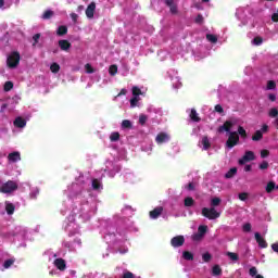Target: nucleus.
Listing matches in <instances>:
<instances>
[{"label":"nucleus","mask_w":278,"mask_h":278,"mask_svg":"<svg viewBox=\"0 0 278 278\" xmlns=\"http://www.w3.org/2000/svg\"><path fill=\"white\" fill-rule=\"evenodd\" d=\"M15 190H18V184L13 180H9L0 187V192L2 194H12V192H15Z\"/></svg>","instance_id":"1"},{"label":"nucleus","mask_w":278,"mask_h":278,"mask_svg":"<svg viewBox=\"0 0 278 278\" xmlns=\"http://www.w3.org/2000/svg\"><path fill=\"white\" fill-rule=\"evenodd\" d=\"M202 216L208 220H216V218H220V213H218L215 207H203Z\"/></svg>","instance_id":"2"},{"label":"nucleus","mask_w":278,"mask_h":278,"mask_svg":"<svg viewBox=\"0 0 278 278\" xmlns=\"http://www.w3.org/2000/svg\"><path fill=\"white\" fill-rule=\"evenodd\" d=\"M21 62V53L13 52L7 59V65L9 68H16Z\"/></svg>","instance_id":"3"},{"label":"nucleus","mask_w":278,"mask_h":278,"mask_svg":"<svg viewBox=\"0 0 278 278\" xmlns=\"http://www.w3.org/2000/svg\"><path fill=\"white\" fill-rule=\"evenodd\" d=\"M240 142V135L237 131L229 132V137L226 141L227 149H233Z\"/></svg>","instance_id":"4"},{"label":"nucleus","mask_w":278,"mask_h":278,"mask_svg":"<svg viewBox=\"0 0 278 278\" xmlns=\"http://www.w3.org/2000/svg\"><path fill=\"white\" fill-rule=\"evenodd\" d=\"M185 242H186V238L181 235L176 236L170 240V244L172 247H174V249H179V247H184Z\"/></svg>","instance_id":"5"},{"label":"nucleus","mask_w":278,"mask_h":278,"mask_svg":"<svg viewBox=\"0 0 278 278\" xmlns=\"http://www.w3.org/2000/svg\"><path fill=\"white\" fill-rule=\"evenodd\" d=\"M255 160V152L245 151L244 155L239 160V164L242 166L245 162H253Z\"/></svg>","instance_id":"6"},{"label":"nucleus","mask_w":278,"mask_h":278,"mask_svg":"<svg viewBox=\"0 0 278 278\" xmlns=\"http://www.w3.org/2000/svg\"><path fill=\"white\" fill-rule=\"evenodd\" d=\"M254 238L261 249H267L268 242L264 239V237L260 232L254 233Z\"/></svg>","instance_id":"7"},{"label":"nucleus","mask_w":278,"mask_h":278,"mask_svg":"<svg viewBox=\"0 0 278 278\" xmlns=\"http://www.w3.org/2000/svg\"><path fill=\"white\" fill-rule=\"evenodd\" d=\"M94 10H97V3L91 2L85 11L87 18H94Z\"/></svg>","instance_id":"8"},{"label":"nucleus","mask_w":278,"mask_h":278,"mask_svg":"<svg viewBox=\"0 0 278 278\" xmlns=\"http://www.w3.org/2000/svg\"><path fill=\"white\" fill-rule=\"evenodd\" d=\"M169 140H170V137L166 132H160L155 138V142L157 144H164V142H168Z\"/></svg>","instance_id":"9"},{"label":"nucleus","mask_w":278,"mask_h":278,"mask_svg":"<svg viewBox=\"0 0 278 278\" xmlns=\"http://www.w3.org/2000/svg\"><path fill=\"white\" fill-rule=\"evenodd\" d=\"M54 266L58 270L64 271L66 270V261L64 258H56L54 260Z\"/></svg>","instance_id":"10"},{"label":"nucleus","mask_w":278,"mask_h":278,"mask_svg":"<svg viewBox=\"0 0 278 278\" xmlns=\"http://www.w3.org/2000/svg\"><path fill=\"white\" fill-rule=\"evenodd\" d=\"M162 212H164V207H155L154 210L150 211V218H153L154 220L160 218V216H162Z\"/></svg>","instance_id":"11"},{"label":"nucleus","mask_w":278,"mask_h":278,"mask_svg":"<svg viewBox=\"0 0 278 278\" xmlns=\"http://www.w3.org/2000/svg\"><path fill=\"white\" fill-rule=\"evenodd\" d=\"M13 125H14V127H17L18 129H23V127L27 126V121H25V118L18 116L13 122Z\"/></svg>","instance_id":"12"},{"label":"nucleus","mask_w":278,"mask_h":278,"mask_svg":"<svg viewBox=\"0 0 278 278\" xmlns=\"http://www.w3.org/2000/svg\"><path fill=\"white\" fill-rule=\"evenodd\" d=\"M231 127H233V123H231L230 121H226L224 125L218 127V131L219 134H223V131L229 132L231 131Z\"/></svg>","instance_id":"13"},{"label":"nucleus","mask_w":278,"mask_h":278,"mask_svg":"<svg viewBox=\"0 0 278 278\" xmlns=\"http://www.w3.org/2000/svg\"><path fill=\"white\" fill-rule=\"evenodd\" d=\"M59 47L61 51H68V49H71V43L66 39H61L59 40Z\"/></svg>","instance_id":"14"},{"label":"nucleus","mask_w":278,"mask_h":278,"mask_svg":"<svg viewBox=\"0 0 278 278\" xmlns=\"http://www.w3.org/2000/svg\"><path fill=\"white\" fill-rule=\"evenodd\" d=\"M166 5L169 8L172 14H177V7L174 0H165Z\"/></svg>","instance_id":"15"},{"label":"nucleus","mask_w":278,"mask_h":278,"mask_svg":"<svg viewBox=\"0 0 278 278\" xmlns=\"http://www.w3.org/2000/svg\"><path fill=\"white\" fill-rule=\"evenodd\" d=\"M14 210H16V206H14V204H12L11 202H5V212L9 216H12V214H14Z\"/></svg>","instance_id":"16"},{"label":"nucleus","mask_w":278,"mask_h":278,"mask_svg":"<svg viewBox=\"0 0 278 278\" xmlns=\"http://www.w3.org/2000/svg\"><path fill=\"white\" fill-rule=\"evenodd\" d=\"M212 275H213V277H220V275H223V268H220V265L213 266Z\"/></svg>","instance_id":"17"},{"label":"nucleus","mask_w":278,"mask_h":278,"mask_svg":"<svg viewBox=\"0 0 278 278\" xmlns=\"http://www.w3.org/2000/svg\"><path fill=\"white\" fill-rule=\"evenodd\" d=\"M237 174H238V168H237V167H232V168H230V169L225 174V178H226V179H232V177H236Z\"/></svg>","instance_id":"18"},{"label":"nucleus","mask_w":278,"mask_h":278,"mask_svg":"<svg viewBox=\"0 0 278 278\" xmlns=\"http://www.w3.org/2000/svg\"><path fill=\"white\" fill-rule=\"evenodd\" d=\"M262 138H264V132H262V130H256L254 132V135L252 136L253 142H260V140H262Z\"/></svg>","instance_id":"19"},{"label":"nucleus","mask_w":278,"mask_h":278,"mask_svg":"<svg viewBox=\"0 0 278 278\" xmlns=\"http://www.w3.org/2000/svg\"><path fill=\"white\" fill-rule=\"evenodd\" d=\"M190 118L193 121V123H200L201 117H199V114L197 113L195 109H191Z\"/></svg>","instance_id":"20"},{"label":"nucleus","mask_w":278,"mask_h":278,"mask_svg":"<svg viewBox=\"0 0 278 278\" xmlns=\"http://www.w3.org/2000/svg\"><path fill=\"white\" fill-rule=\"evenodd\" d=\"M201 142L204 151H207V149L212 147V143L210 142V138H207V136H204Z\"/></svg>","instance_id":"21"},{"label":"nucleus","mask_w":278,"mask_h":278,"mask_svg":"<svg viewBox=\"0 0 278 278\" xmlns=\"http://www.w3.org/2000/svg\"><path fill=\"white\" fill-rule=\"evenodd\" d=\"M8 159L10 162H18V160H21V153L12 152L9 154Z\"/></svg>","instance_id":"22"},{"label":"nucleus","mask_w":278,"mask_h":278,"mask_svg":"<svg viewBox=\"0 0 278 278\" xmlns=\"http://www.w3.org/2000/svg\"><path fill=\"white\" fill-rule=\"evenodd\" d=\"M66 34H68V27L61 25L59 26L58 30H56V35L58 36H66Z\"/></svg>","instance_id":"23"},{"label":"nucleus","mask_w":278,"mask_h":278,"mask_svg":"<svg viewBox=\"0 0 278 278\" xmlns=\"http://www.w3.org/2000/svg\"><path fill=\"white\" fill-rule=\"evenodd\" d=\"M275 188L278 190V187L275 185V181H269L265 188L267 194H270Z\"/></svg>","instance_id":"24"},{"label":"nucleus","mask_w":278,"mask_h":278,"mask_svg":"<svg viewBox=\"0 0 278 278\" xmlns=\"http://www.w3.org/2000/svg\"><path fill=\"white\" fill-rule=\"evenodd\" d=\"M55 13L52 10H47L43 12L41 18L43 21H49Z\"/></svg>","instance_id":"25"},{"label":"nucleus","mask_w":278,"mask_h":278,"mask_svg":"<svg viewBox=\"0 0 278 278\" xmlns=\"http://www.w3.org/2000/svg\"><path fill=\"white\" fill-rule=\"evenodd\" d=\"M226 255L229 257V260H231V262H238V260H240L238 253L235 252H227Z\"/></svg>","instance_id":"26"},{"label":"nucleus","mask_w":278,"mask_h":278,"mask_svg":"<svg viewBox=\"0 0 278 278\" xmlns=\"http://www.w3.org/2000/svg\"><path fill=\"white\" fill-rule=\"evenodd\" d=\"M182 257H184V260H187V262H192V260H194V254H192L189 251H185L182 253Z\"/></svg>","instance_id":"27"},{"label":"nucleus","mask_w":278,"mask_h":278,"mask_svg":"<svg viewBox=\"0 0 278 278\" xmlns=\"http://www.w3.org/2000/svg\"><path fill=\"white\" fill-rule=\"evenodd\" d=\"M13 88H14V83L10 80L4 83V86H3L4 92H10V90H12Z\"/></svg>","instance_id":"28"},{"label":"nucleus","mask_w":278,"mask_h":278,"mask_svg":"<svg viewBox=\"0 0 278 278\" xmlns=\"http://www.w3.org/2000/svg\"><path fill=\"white\" fill-rule=\"evenodd\" d=\"M111 142H118L121 140V134L119 132H112L110 136Z\"/></svg>","instance_id":"29"},{"label":"nucleus","mask_w":278,"mask_h":278,"mask_svg":"<svg viewBox=\"0 0 278 278\" xmlns=\"http://www.w3.org/2000/svg\"><path fill=\"white\" fill-rule=\"evenodd\" d=\"M194 205V199L192 197H187L185 199V207H192Z\"/></svg>","instance_id":"30"},{"label":"nucleus","mask_w":278,"mask_h":278,"mask_svg":"<svg viewBox=\"0 0 278 278\" xmlns=\"http://www.w3.org/2000/svg\"><path fill=\"white\" fill-rule=\"evenodd\" d=\"M238 136H241V138H243V140H245V138H247V130L244 129V127H242V126H239L238 127Z\"/></svg>","instance_id":"31"},{"label":"nucleus","mask_w":278,"mask_h":278,"mask_svg":"<svg viewBox=\"0 0 278 278\" xmlns=\"http://www.w3.org/2000/svg\"><path fill=\"white\" fill-rule=\"evenodd\" d=\"M131 127H132L131 121H129V119H124V121L122 122V128H123V129H131Z\"/></svg>","instance_id":"32"},{"label":"nucleus","mask_w":278,"mask_h":278,"mask_svg":"<svg viewBox=\"0 0 278 278\" xmlns=\"http://www.w3.org/2000/svg\"><path fill=\"white\" fill-rule=\"evenodd\" d=\"M109 73L112 77H114V75H116V73H118V66L117 65H111L109 67Z\"/></svg>","instance_id":"33"},{"label":"nucleus","mask_w":278,"mask_h":278,"mask_svg":"<svg viewBox=\"0 0 278 278\" xmlns=\"http://www.w3.org/2000/svg\"><path fill=\"white\" fill-rule=\"evenodd\" d=\"M220 202H222L220 198H213L211 200V206L212 207H218V205H220Z\"/></svg>","instance_id":"34"},{"label":"nucleus","mask_w":278,"mask_h":278,"mask_svg":"<svg viewBox=\"0 0 278 278\" xmlns=\"http://www.w3.org/2000/svg\"><path fill=\"white\" fill-rule=\"evenodd\" d=\"M206 39L208 40V42H213V43L218 42V37H216V35L207 34Z\"/></svg>","instance_id":"35"},{"label":"nucleus","mask_w":278,"mask_h":278,"mask_svg":"<svg viewBox=\"0 0 278 278\" xmlns=\"http://www.w3.org/2000/svg\"><path fill=\"white\" fill-rule=\"evenodd\" d=\"M50 71H51V73H60V64H58V63H52V64L50 65Z\"/></svg>","instance_id":"36"},{"label":"nucleus","mask_w":278,"mask_h":278,"mask_svg":"<svg viewBox=\"0 0 278 278\" xmlns=\"http://www.w3.org/2000/svg\"><path fill=\"white\" fill-rule=\"evenodd\" d=\"M198 233L202 237L205 236V233H207V226H199L198 228Z\"/></svg>","instance_id":"37"},{"label":"nucleus","mask_w":278,"mask_h":278,"mask_svg":"<svg viewBox=\"0 0 278 278\" xmlns=\"http://www.w3.org/2000/svg\"><path fill=\"white\" fill-rule=\"evenodd\" d=\"M275 88H277V83H275V80H268L267 90H275Z\"/></svg>","instance_id":"38"},{"label":"nucleus","mask_w":278,"mask_h":278,"mask_svg":"<svg viewBox=\"0 0 278 278\" xmlns=\"http://www.w3.org/2000/svg\"><path fill=\"white\" fill-rule=\"evenodd\" d=\"M149 119V117L144 114L139 115V124L140 125H146L147 121Z\"/></svg>","instance_id":"39"},{"label":"nucleus","mask_w":278,"mask_h":278,"mask_svg":"<svg viewBox=\"0 0 278 278\" xmlns=\"http://www.w3.org/2000/svg\"><path fill=\"white\" fill-rule=\"evenodd\" d=\"M191 238H192L193 242H199V241L203 240V237H202V235H200V232L192 235Z\"/></svg>","instance_id":"40"},{"label":"nucleus","mask_w":278,"mask_h":278,"mask_svg":"<svg viewBox=\"0 0 278 278\" xmlns=\"http://www.w3.org/2000/svg\"><path fill=\"white\" fill-rule=\"evenodd\" d=\"M85 71L86 73H88L89 75H91L92 73H94V68L92 67V65H90V63H87L85 65Z\"/></svg>","instance_id":"41"},{"label":"nucleus","mask_w":278,"mask_h":278,"mask_svg":"<svg viewBox=\"0 0 278 278\" xmlns=\"http://www.w3.org/2000/svg\"><path fill=\"white\" fill-rule=\"evenodd\" d=\"M269 116H270V118H277V116H278V110H277L276 108L270 109V111H269Z\"/></svg>","instance_id":"42"},{"label":"nucleus","mask_w":278,"mask_h":278,"mask_svg":"<svg viewBox=\"0 0 278 278\" xmlns=\"http://www.w3.org/2000/svg\"><path fill=\"white\" fill-rule=\"evenodd\" d=\"M203 262H211L212 261V254L210 252H206L202 255Z\"/></svg>","instance_id":"43"},{"label":"nucleus","mask_w":278,"mask_h":278,"mask_svg":"<svg viewBox=\"0 0 278 278\" xmlns=\"http://www.w3.org/2000/svg\"><path fill=\"white\" fill-rule=\"evenodd\" d=\"M92 188L93 190H99V188H101V182H99V179L92 180Z\"/></svg>","instance_id":"44"},{"label":"nucleus","mask_w":278,"mask_h":278,"mask_svg":"<svg viewBox=\"0 0 278 278\" xmlns=\"http://www.w3.org/2000/svg\"><path fill=\"white\" fill-rule=\"evenodd\" d=\"M250 277H257V267H251L249 270Z\"/></svg>","instance_id":"45"},{"label":"nucleus","mask_w":278,"mask_h":278,"mask_svg":"<svg viewBox=\"0 0 278 278\" xmlns=\"http://www.w3.org/2000/svg\"><path fill=\"white\" fill-rule=\"evenodd\" d=\"M262 42H264V39L262 37H255L253 39V45H256V47H260V45H262Z\"/></svg>","instance_id":"46"},{"label":"nucleus","mask_w":278,"mask_h":278,"mask_svg":"<svg viewBox=\"0 0 278 278\" xmlns=\"http://www.w3.org/2000/svg\"><path fill=\"white\" fill-rule=\"evenodd\" d=\"M13 264H14V260L9 258V260L4 261L3 267L4 268H10V266H12Z\"/></svg>","instance_id":"47"},{"label":"nucleus","mask_w":278,"mask_h":278,"mask_svg":"<svg viewBox=\"0 0 278 278\" xmlns=\"http://www.w3.org/2000/svg\"><path fill=\"white\" fill-rule=\"evenodd\" d=\"M132 94H134V97H140V94H142V90H140V88H138V87H134Z\"/></svg>","instance_id":"48"},{"label":"nucleus","mask_w":278,"mask_h":278,"mask_svg":"<svg viewBox=\"0 0 278 278\" xmlns=\"http://www.w3.org/2000/svg\"><path fill=\"white\" fill-rule=\"evenodd\" d=\"M203 15L198 14V16L195 17L194 22L197 23V25H203Z\"/></svg>","instance_id":"49"},{"label":"nucleus","mask_w":278,"mask_h":278,"mask_svg":"<svg viewBox=\"0 0 278 278\" xmlns=\"http://www.w3.org/2000/svg\"><path fill=\"white\" fill-rule=\"evenodd\" d=\"M239 199L240 201H247V199H249V193L247 192L239 193Z\"/></svg>","instance_id":"50"},{"label":"nucleus","mask_w":278,"mask_h":278,"mask_svg":"<svg viewBox=\"0 0 278 278\" xmlns=\"http://www.w3.org/2000/svg\"><path fill=\"white\" fill-rule=\"evenodd\" d=\"M33 40H34L33 47H36V45H38V40H40V34H35L33 36Z\"/></svg>","instance_id":"51"},{"label":"nucleus","mask_w":278,"mask_h":278,"mask_svg":"<svg viewBox=\"0 0 278 278\" xmlns=\"http://www.w3.org/2000/svg\"><path fill=\"white\" fill-rule=\"evenodd\" d=\"M138 105V97H134L130 99V106L136 108Z\"/></svg>","instance_id":"52"},{"label":"nucleus","mask_w":278,"mask_h":278,"mask_svg":"<svg viewBox=\"0 0 278 278\" xmlns=\"http://www.w3.org/2000/svg\"><path fill=\"white\" fill-rule=\"evenodd\" d=\"M258 168L261 170H266V168H268V162L263 161L262 164L258 165Z\"/></svg>","instance_id":"53"},{"label":"nucleus","mask_w":278,"mask_h":278,"mask_svg":"<svg viewBox=\"0 0 278 278\" xmlns=\"http://www.w3.org/2000/svg\"><path fill=\"white\" fill-rule=\"evenodd\" d=\"M215 112H217L218 114H223V112H225V110L223 109V106L220 104H216Z\"/></svg>","instance_id":"54"},{"label":"nucleus","mask_w":278,"mask_h":278,"mask_svg":"<svg viewBox=\"0 0 278 278\" xmlns=\"http://www.w3.org/2000/svg\"><path fill=\"white\" fill-rule=\"evenodd\" d=\"M243 231L249 233L251 231V223H247L243 225Z\"/></svg>","instance_id":"55"},{"label":"nucleus","mask_w":278,"mask_h":278,"mask_svg":"<svg viewBox=\"0 0 278 278\" xmlns=\"http://www.w3.org/2000/svg\"><path fill=\"white\" fill-rule=\"evenodd\" d=\"M268 155H270V151H268V150L261 151V157L265 159V157H268Z\"/></svg>","instance_id":"56"},{"label":"nucleus","mask_w":278,"mask_h":278,"mask_svg":"<svg viewBox=\"0 0 278 278\" xmlns=\"http://www.w3.org/2000/svg\"><path fill=\"white\" fill-rule=\"evenodd\" d=\"M122 278H134V273H131V271H126V273H124V275H123Z\"/></svg>","instance_id":"57"},{"label":"nucleus","mask_w":278,"mask_h":278,"mask_svg":"<svg viewBox=\"0 0 278 278\" xmlns=\"http://www.w3.org/2000/svg\"><path fill=\"white\" fill-rule=\"evenodd\" d=\"M71 18L74 23H77V18H79V15H77L76 13H71Z\"/></svg>","instance_id":"58"},{"label":"nucleus","mask_w":278,"mask_h":278,"mask_svg":"<svg viewBox=\"0 0 278 278\" xmlns=\"http://www.w3.org/2000/svg\"><path fill=\"white\" fill-rule=\"evenodd\" d=\"M268 99H269V101L275 102V101H277V96H275V93H269Z\"/></svg>","instance_id":"59"},{"label":"nucleus","mask_w":278,"mask_h":278,"mask_svg":"<svg viewBox=\"0 0 278 278\" xmlns=\"http://www.w3.org/2000/svg\"><path fill=\"white\" fill-rule=\"evenodd\" d=\"M186 188H187V190L193 191L194 190V182H189Z\"/></svg>","instance_id":"60"},{"label":"nucleus","mask_w":278,"mask_h":278,"mask_svg":"<svg viewBox=\"0 0 278 278\" xmlns=\"http://www.w3.org/2000/svg\"><path fill=\"white\" fill-rule=\"evenodd\" d=\"M271 21L274 23H278V13L277 12L271 15Z\"/></svg>","instance_id":"61"},{"label":"nucleus","mask_w":278,"mask_h":278,"mask_svg":"<svg viewBox=\"0 0 278 278\" xmlns=\"http://www.w3.org/2000/svg\"><path fill=\"white\" fill-rule=\"evenodd\" d=\"M271 249L274 253H278V243H273Z\"/></svg>","instance_id":"62"},{"label":"nucleus","mask_w":278,"mask_h":278,"mask_svg":"<svg viewBox=\"0 0 278 278\" xmlns=\"http://www.w3.org/2000/svg\"><path fill=\"white\" fill-rule=\"evenodd\" d=\"M125 94H127V89H122V90L119 91V93L117 94V97H123V96H125Z\"/></svg>","instance_id":"63"},{"label":"nucleus","mask_w":278,"mask_h":278,"mask_svg":"<svg viewBox=\"0 0 278 278\" xmlns=\"http://www.w3.org/2000/svg\"><path fill=\"white\" fill-rule=\"evenodd\" d=\"M262 132H264V134H266V131H268V125H263V127H262V130H261Z\"/></svg>","instance_id":"64"}]
</instances>
